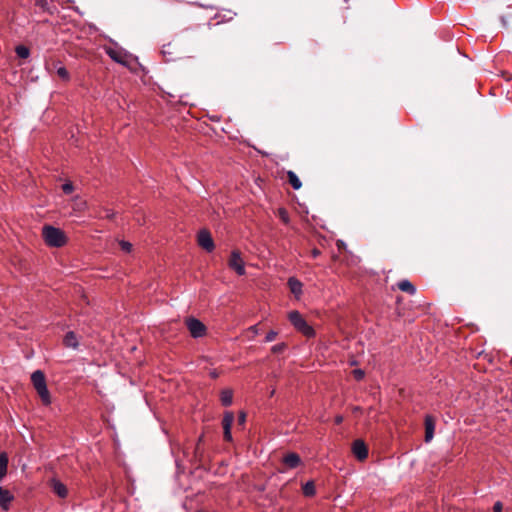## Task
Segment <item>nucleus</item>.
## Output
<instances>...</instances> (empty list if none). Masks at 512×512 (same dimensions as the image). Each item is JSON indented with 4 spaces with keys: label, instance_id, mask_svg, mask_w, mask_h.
I'll return each instance as SVG.
<instances>
[{
    "label": "nucleus",
    "instance_id": "f257e3e1",
    "mask_svg": "<svg viewBox=\"0 0 512 512\" xmlns=\"http://www.w3.org/2000/svg\"><path fill=\"white\" fill-rule=\"evenodd\" d=\"M42 236L46 244L52 247H61L66 243L64 232L53 226H44Z\"/></svg>",
    "mask_w": 512,
    "mask_h": 512
},
{
    "label": "nucleus",
    "instance_id": "f03ea898",
    "mask_svg": "<svg viewBox=\"0 0 512 512\" xmlns=\"http://www.w3.org/2000/svg\"><path fill=\"white\" fill-rule=\"evenodd\" d=\"M288 319L293 327L306 337H312L315 334L314 329L307 323L303 316L296 310L288 313Z\"/></svg>",
    "mask_w": 512,
    "mask_h": 512
},
{
    "label": "nucleus",
    "instance_id": "7ed1b4c3",
    "mask_svg": "<svg viewBox=\"0 0 512 512\" xmlns=\"http://www.w3.org/2000/svg\"><path fill=\"white\" fill-rule=\"evenodd\" d=\"M186 326L190 334L194 338H199L205 335V325L196 318L190 317L186 319Z\"/></svg>",
    "mask_w": 512,
    "mask_h": 512
},
{
    "label": "nucleus",
    "instance_id": "20e7f679",
    "mask_svg": "<svg viewBox=\"0 0 512 512\" xmlns=\"http://www.w3.org/2000/svg\"><path fill=\"white\" fill-rule=\"evenodd\" d=\"M107 55L117 63L126 65L128 62L129 54L119 47H105Z\"/></svg>",
    "mask_w": 512,
    "mask_h": 512
},
{
    "label": "nucleus",
    "instance_id": "39448f33",
    "mask_svg": "<svg viewBox=\"0 0 512 512\" xmlns=\"http://www.w3.org/2000/svg\"><path fill=\"white\" fill-rule=\"evenodd\" d=\"M228 265L231 269H233L238 275L245 274V265L244 261L241 257V254L238 250H233L231 252Z\"/></svg>",
    "mask_w": 512,
    "mask_h": 512
},
{
    "label": "nucleus",
    "instance_id": "423d86ee",
    "mask_svg": "<svg viewBox=\"0 0 512 512\" xmlns=\"http://www.w3.org/2000/svg\"><path fill=\"white\" fill-rule=\"evenodd\" d=\"M234 422V414L231 411H227L224 413L223 419H222V427H223V436L224 440L231 442L232 441V434H231V428Z\"/></svg>",
    "mask_w": 512,
    "mask_h": 512
},
{
    "label": "nucleus",
    "instance_id": "0eeeda50",
    "mask_svg": "<svg viewBox=\"0 0 512 512\" xmlns=\"http://www.w3.org/2000/svg\"><path fill=\"white\" fill-rule=\"evenodd\" d=\"M198 244L208 252L213 251L215 247L211 234L207 230H201L198 233Z\"/></svg>",
    "mask_w": 512,
    "mask_h": 512
},
{
    "label": "nucleus",
    "instance_id": "6e6552de",
    "mask_svg": "<svg viewBox=\"0 0 512 512\" xmlns=\"http://www.w3.org/2000/svg\"><path fill=\"white\" fill-rule=\"evenodd\" d=\"M352 452L355 455V457L360 461H363L368 457L367 446L361 439H357L353 442Z\"/></svg>",
    "mask_w": 512,
    "mask_h": 512
},
{
    "label": "nucleus",
    "instance_id": "1a4fd4ad",
    "mask_svg": "<svg viewBox=\"0 0 512 512\" xmlns=\"http://www.w3.org/2000/svg\"><path fill=\"white\" fill-rule=\"evenodd\" d=\"M31 382L36 391L39 389L43 390V388L47 386L45 375L41 370H36L32 373Z\"/></svg>",
    "mask_w": 512,
    "mask_h": 512
},
{
    "label": "nucleus",
    "instance_id": "9d476101",
    "mask_svg": "<svg viewBox=\"0 0 512 512\" xmlns=\"http://www.w3.org/2000/svg\"><path fill=\"white\" fill-rule=\"evenodd\" d=\"M288 287L291 291V293L297 298L299 299L300 296L302 295V283L295 277H290L288 279Z\"/></svg>",
    "mask_w": 512,
    "mask_h": 512
},
{
    "label": "nucleus",
    "instance_id": "9b49d317",
    "mask_svg": "<svg viewBox=\"0 0 512 512\" xmlns=\"http://www.w3.org/2000/svg\"><path fill=\"white\" fill-rule=\"evenodd\" d=\"M435 422L431 416L425 417V441L430 442L434 436Z\"/></svg>",
    "mask_w": 512,
    "mask_h": 512
},
{
    "label": "nucleus",
    "instance_id": "f8f14e48",
    "mask_svg": "<svg viewBox=\"0 0 512 512\" xmlns=\"http://www.w3.org/2000/svg\"><path fill=\"white\" fill-rule=\"evenodd\" d=\"M13 500L12 494L9 490L0 487V506L4 510H8L11 501Z\"/></svg>",
    "mask_w": 512,
    "mask_h": 512
},
{
    "label": "nucleus",
    "instance_id": "ddd939ff",
    "mask_svg": "<svg viewBox=\"0 0 512 512\" xmlns=\"http://www.w3.org/2000/svg\"><path fill=\"white\" fill-rule=\"evenodd\" d=\"M301 462V459L298 454L296 453H289L284 456L283 463L288 468H296Z\"/></svg>",
    "mask_w": 512,
    "mask_h": 512
},
{
    "label": "nucleus",
    "instance_id": "4468645a",
    "mask_svg": "<svg viewBox=\"0 0 512 512\" xmlns=\"http://www.w3.org/2000/svg\"><path fill=\"white\" fill-rule=\"evenodd\" d=\"M52 489L61 498H65L68 494L66 486L56 479L52 480Z\"/></svg>",
    "mask_w": 512,
    "mask_h": 512
},
{
    "label": "nucleus",
    "instance_id": "2eb2a0df",
    "mask_svg": "<svg viewBox=\"0 0 512 512\" xmlns=\"http://www.w3.org/2000/svg\"><path fill=\"white\" fill-rule=\"evenodd\" d=\"M220 401L223 406H230L233 402V391L231 389H223L220 393Z\"/></svg>",
    "mask_w": 512,
    "mask_h": 512
},
{
    "label": "nucleus",
    "instance_id": "dca6fc26",
    "mask_svg": "<svg viewBox=\"0 0 512 512\" xmlns=\"http://www.w3.org/2000/svg\"><path fill=\"white\" fill-rule=\"evenodd\" d=\"M59 64V62L53 63V68L55 69L57 76L64 81H68L70 79L68 70Z\"/></svg>",
    "mask_w": 512,
    "mask_h": 512
},
{
    "label": "nucleus",
    "instance_id": "f3484780",
    "mask_svg": "<svg viewBox=\"0 0 512 512\" xmlns=\"http://www.w3.org/2000/svg\"><path fill=\"white\" fill-rule=\"evenodd\" d=\"M398 288L403 291V292H406L410 295H413L415 294L416 292V288L415 286L408 280H402L400 281L398 284H397Z\"/></svg>",
    "mask_w": 512,
    "mask_h": 512
},
{
    "label": "nucleus",
    "instance_id": "a211bd4d",
    "mask_svg": "<svg viewBox=\"0 0 512 512\" xmlns=\"http://www.w3.org/2000/svg\"><path fill=\"white\" fill-rule=\"evenodd\" d=\"M63 342L66 347H71L75 349L78 346L77 337L74 334V332H68L65 335Z\"/></svg>",
    "mask_w": 512,
    "mask_h": 512
},
{
    "label": "nucleus",
    "instance_id": "6ab92c4d",
    "mask_svg": "<svg viewBox=\"0 0 512 512\" xmlns=\"http://www.w3.org/2000/svg\"><path fill=\"white\" fill-rule=\"evenodd\" d=\"M287 177L290 185L293 187V189L298 190L301 188L302 183L298 176L293 171L287 172Z\"/></svg>",
    "mask_w": 512,
    "mask_h": 512
},
{
    "label": "nucleus",
    "instance_id": "aec40b11",
    "mask_svg": "<svg viewBox=\"0 0 512 512\" xmlns=\"http://www.w3.org/2000/svg\"><path fill=\"white\" fill-rule=\"evenodd\" d=\"M37 393H38V395H39V397H40V399H41V401H42V403L44 405L47 406V405H49L51 403V397H50V393L48 391L47 386H45L43 388V390L42 389L37 390Z\"/></svg>",
    "mask_w": 512,
    "mask_h": 512
},
{
    "label": "nucleus",
    "instance_id": "412c9836",
    "mask_svg": "<svg viewBox=\"0 0 512 512\" xmlns=\"http://www.w3.org/2000/svg\"><path fill=\"white\" fill-rule=\"evenodd\" d=\"M8 458L6 454H0V481L7 473Z\"/></svg>",
    "mask_w": 512,
    "mask_h": 512
},
{
    "label": "nucleus",
    "instance_id": "4be33fe9",
    "mask_svg": "<svg viewBox=\"0 0 512 512\" xmlns=\"http://www.w3.org/2000/svg\"><path fill=\"white\" fill-rule=\"evenodd\" d=\"M303 494L307 497H311L315 494V484L313 481H308L302 486Z\"/></svg>",
    "mask_w": 512,
    "mask_h": 512
},
{
    "label": "nucleus",
    "instance_id": "5701e85b",
    "mask_svg": "<svg viewBox=\"0 0 512 512\" xmlns=\"http://www.w3.org/2000/svg\"><path fill=\"white\" fill-rule=\"evenodd\" d=\"M15 52L17 54V56L19 58H22V59H26L29 57L30 55V50L28 47L24 46V45H18L16 48H15Z\"/></svg>",
    "mask_w": 512,
    "mask_h": 512
},
{
    "label": "nucleus",
    "instance_id": "b1692460",
    "mask_svg": "<svg viewBox=\"0 0 512 512\" xmlns=\"http://www.w3.org/2000/svg\"><path fill=\"white\" fill-rule=\"evenodd\" d=\"M278 217L280 218V220L283 223H285V224L289 223V214L286 209H284V208L278 209Z\"/></svg>",
    "mask_w": 512,
    "mask_h": 512
},
{
    "label": "nucleus",
    "instance_id": "393cba45",
    "mask_svg": "<svg viewBox=\"0 0 512 512\" xmlns=\"http://www.w3.org/2000/svg\"><path fill=\"white\" fill-rule=\"evenodd\" d=\"M119 245L121 249L126 253H129L132 250V244L130 242L122 240L120 241Z\"/></svg>",
    "mask_w": 512,
    "mask_h": 512
},
{
    "label": "nucleus",
    "instance_id": "a878e982",
    "mask_svg": "<svg viewBox=\"0 0 512 512\" xmlns=\"http://www.w3.org/2000/svg\"><path fill=\"white\" fill-rule=\"evenodd\" d=\"M278 335V332L277 331H274V330H271L267 333L266 337H265V341L266 342H272L276 339Z\"/></svg>",
    "mask_w": 512,
    "mask_h": 512
},
{
    "label": "nucleus",
    "instance_id": "bb28decb",
    "mask_svg": "<svg viewBox=\"0 0 512 512\" xmlns=\"http://www.w3.org/2000/svg\"><path fill=\"white\" fill-rule=\"evenodd\" d=\"M73 189V184L71 182H67L62 185V190L65 194L72 193Z\"/></svg>",
    "mask_w": 512,
    "mask_h": 512
},
{
    "label": "nucleus",
    "instance_id": "cd10ccee",
    "mask_svg": "<svg viewBox=\"0 0 512 512\" xmlns=\"http://www.w3.org/2000/svg\"><path fill=\"white\" fill-rule=\"evenodd\" d=\"M285 348L286 346L284 343L276 344L272 347V352L275 354L281 353L282 351H284Z\"/></svg>",
    "mask_w": 512,
    "mask_h": 512
},
{
    "label": "nucleus",
    "instance_id": "c85d7f7f",
    "mask_svg": "<svg viewBox=\"0 0 512 512\" xmlns=\"http://www.w3.org/2000/svg\"><path fill=\"white\" fill-rule=\"evenodd\" d=\"M353 375L356 380H361L364 377V372L360 369L353 370Z\"/></svg>",
    "mask_w": 512,
    "mask_h": 512
},
{
    "label": "nucleus",
    "instance_id": "c756f323",
    "mask_svg": "<svg viewBox=\"0 0 512 512\" xmlns=\"http://www.w3.org/2000/svg\"><path fill=\"white\" fill-rule=\"evenodd\" d=\"M245 421H246V414L244 412H241L238 417V424L240 426H243L245 424Z\"/></svg>",
    "mask_w": 512,
    "mask_h": 512
},
{
    "label": "nucleus",
    "instance_id": "7c9ffc66",
    "mask_svg": "<svg viewBox=\"0 0 512 512\" xmlns=\"http://www.w3.org/2000/svg\"><path fill=\"white\" fill-rule=\"evenodd\" d=\"M503 510V505L500 501H497L494 506H493V511L494 512H502Z\"/></svg>",
    "mask_w": 512,
    "mask_h": 512
},
{
    "label": "nucleus",
    "instance_id": "2f4dec72",
    "mask_svg": "<svg viewBox=\"0 0 512 512\" xmlns=\"http://www.w3.org/2000/svg\"><path fill=\"white\" fill-rule=\"evenodd\" d=\"M248 331L251 332L253 335H258L260 333L258 325H253L249 327Z\"/></svg>",
    "mask_w": 512,
    "mask_h": 512
},
{
    "label": "nucleus",
    "instance_id": "473e14b6",
    "mask_svg": "<svg viewBox=\"0 0 512 512\" xmlns=\"http://www.w3.org/2000/svg\"><path fill=\"white\" fill-rule=\"evenodd\" d=\"M170 47H171V44H168L167 46H164V47H163V50H162V53H163L164 55H166V54H169V55H170V54H171V52H167V48H170Z\"/></svg>",
    "mask_w": 512,
    "mask_h": 512
},
{
    "label": "nucleus",
    "instance_id": "72a5a7b5",
    "mask_svg": "<svg viewBox=\"0 0 512 512\" xmlns=\"http://www.w3.org/2000/svg\"><path fill=\"white\" fill-rule=\"evenodd\" d=\"M210 376L212 378H217L219 376V373L216 370H213V371L210 372Z\"/></svg>",
    "mask_w": 512,
    "mask_h": 512
},
{
    "label": "nucleus",
    "instance_id": "f704fd0d",
    "mask_svg": "<svg viewBox=\"0 0 512 512\" xmlns=\"http://www.w3.org/2000/svg\"><path fill=\"white\" fill-rule=\"evenodd\" d=\"M320 254V251L318 249H313L312 256L315 258Z\"/></svg>",
    "mask_w": 512,
    "mask_h": 512
},
{
    "label": "nucleus",
    "instance_id": "c9c22d12",
    "mask_svg": "<svg viewBox=\"0 0 512 512\" xmlns=\"http://www.w3.org/2000/svg\"><path fill=\"white\" fill-rule=\"evenodd\" d=\"M46 69H47L48 71H51V68H50V65H49V64H47V65H46Z\"/></svg>",
    "mask_w": 512,
    "mask_h": 512
},
{
    "label": "nucleus",
    "instance_id": "e433bc0d",
    "mask_svg": "<svg viewBox=\"0 0 512 512\" xmlns=\"http://www.w3.org/2000/svg\"><path fill=\"white\" fill-rule=\"evenodd\" d=\"M341 420H342V418H341V417L337 418V422H338V423H339V422H341Z\"/></svg>",
    "mask_w": 512,
    "mask_h": 512
}]
</instances>
